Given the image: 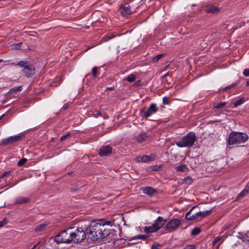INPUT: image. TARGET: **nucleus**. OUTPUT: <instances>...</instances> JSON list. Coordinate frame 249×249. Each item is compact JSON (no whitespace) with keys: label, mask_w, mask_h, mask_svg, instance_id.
Masks as SVG:
<instances>
[{"label":"nucleus","mask_w":249,"mask_h":249,"mask_svg":"<svg viewBox=\"0 0 249 249\" xmlns=\"http://www.w3.org/2000/svg\"><path fill=\"white\" fill-rule=\"evenodd\" d=\"M248 139L249 136L246 133L233 131L229 134L227 142L230 145H239L244 143Z\"/></svg>","instance_id":"f257e3e1"},{"label":"nucleus","mask_w":249,"mask_h":249,"mask_svg":"<svg viewBox=\"0 0 249 249\" xmlns=\"http://www.w3.org/2000/svg\"><path fill=\"white\" fill-rule=\"evenodd\" d=\"M197 207V206H193L186 214L185 218L188 220H200L210 215L212 212L213 209L202 212H197L193 213L194 209Z\"/></svg>","instance_id":"f03ea898"},{"label":"nucleus","mask_w":249,"mask_h":249,"mask_svg":"<svg viewBox=\"0 0 249 249\" xmlns=\"http://www.w3.org/2000/svg\"><path fill=\"white\" fill-rule=\"evenodd\" d=\"M12 65L18 66L22 69V72L27 77H30L35 73L34 66L28 60H21L17 64L12 63Z\"/></svg>","instance_id":"7ed1b4c3"},{"label":"nucleus","mask_w":249,"mask_h":249,"mask_svg":"<svg viewBox=\"0 0 249 249\" xmlns=\"http://www.w3.org/2000/svg\"><path fill=\"white\" fill-rule=\"evenodd\" d=\"M72 228H69L65 230L59 234L55 236L54 241L57 244L66 243L70 244L72 243L71 231Z\"/></svg>","instance_id":"20e7f679"},{"label":"nucleus","mask_w":249,"mask_h":249,"mask_svg":"<svg viewBox=\"0 0 249 249\" xmlns=\"http://www.w3.org/2000/svg\"><path fill=\"white\" fill-rule=\"evenodd\" d=\"M196 140V134L193 132H190L183 136L180 140L176 141L177 145L179 147H191Z\"/></svg>","instance_id":"39448f33"},{"label":"nucleus","mask_w":249,"mask_h":249,"mask_svg":"<svg viewBox=\"0 0 249 249\" xmlns=\"http://www.w3.org/2000/svg\"><path fill=\"white\" fill-rule=\"evenodd\" d=\"M110 222L103 219H100L92 221L88 227L86 228L87 234H92L93 232L98 230L99 228H103L105 225H109Z\"/></svg>","instance_id":"423d86ee"},{"label":"nucleus","mask_w":249,"mask_h":249,"mask_svg":"<svg viewBox=\"0 0 249 249\" xmlns=\"http://www.w3.org/2000/svg\"><path fill=\"white\" fill-rule=\"evenodd\" d=\"M164 223L165 220L162 217L159 216L151 225L144 228V232L147 234L155 232L161 229Z\"/></svg>","instance_id":"0eeeda50"},{"label":"nucleus","mask_w":249,"mask_h":249,"mask_svg":"<svg viewBox=\"0 0 249 249\" xmlns=\"http://www.w3.org/2000/svg\"><path fill=\"white\" fill-rule=\"evenodd\" d=\"M86 229L77 227L74 231H71L72 242L77 243L83 241L86 237Z\"/></svg>","instance_id":"6e6552de"},{"label":"nucleus","mask_w":249,"mask_h":249,"mask_svg":"<svg viewBox=\"0 0 249 249\" xmlns=\"http://www.w3.org/2000/svg\"><path fill=\"white\" fill-rule=\"evenodd\" d=\"M109 234V230L106 229L104 227L103 228H99L98 230L94 231L91 235L92 240L97 241L100 239H103L106 237Z\"/></svg>","instance_id":"1a4fd4ad"},{"label":"nucleus","mask_w":249,"mask_h":249,"mask_svg":"<svg viewBox=\"0 0 249 249\" xmlns=\"http://www.w3.org/2000/svg\"><path fill=\"white\" fill-rule=\"evenodd\" d=\"M24 137L22 134H19L17 136H11L1 141V145H7L18 142L22 140Z\"/></svg>","instance_id":"9d476101"},{"label":"nucleus","mask_w":249,"mask_h":249,"mask_svg":"<svg viewBox=\"0 0 249 249\" xmlns=\"http://www.w3.org/2000/svg\"><path fill=\"white\" fill-rule=\"evenodd\" d=\"M159 110L157 106L155 103H151L148 108L146 110H141V112L143 113V116L145 118H148L152 115L156 113Z\"/></svg>","instance_id":"9b49d317"},{"label":"nucleus","mask_w":249,"mask_h":249,"mask_svg":"<svg viewBox=\"0 0 249 249\" xmlns=\"http://www.w3.org/2000/svg\"><path fill=\"white\" fill-rule=\"evenodd\" d=\"M120 9L121 10V14L124 17L127 16L131 13L130 7L128 5V3H125V5H121Z\"/></svg>","instance_id":"f8f14e48"},{"label":"nucleus","mask_w":249,"mask_h":249,"mask_svg":"<svg viewBox=\"0 0 249 249\" xmlns=\"http://www.w3.org/2000/svg\"><path fill=\"white\" fill-rule=\"evenodd\" d=\"M220 8L213 4H208L205 7V10L207 13L215 14L219 12Z\"/></svg>","instance_id":"ddd939ff"},{"label":"nucleus","mask_w":249,"mask_h":249,"mask_svg":"<svg viewBox=\"0 0 249 249\" xmlns=\"http://www.w3.org/2000/svg\"><path fill=\"white\" fill-rule=\"evenodd\" d=\"M112 152V148L109 146H103L99 149V155L101 156H106Z\"/></svg>","instance_id":"4468645a"},{"label":"nucleus","mask_w":249,"mask_h":249,"mask_svg":"<svg viewBox=\"0 0 249 249\" xmlns=\"http://www.w3.org/2000/svg\"><path fill=\"white\" fill-rule=\"evenodd\" d=\"M22 90V86L13 87V88H11L7 93H6V95L14 94L18 91H21Z\"/></svg>","instance_id":"2eb2a0df"},{"label":"nucleus","mask_w":249,"mask_h":249,"mask_svg":"<svg viewBox=\"0 0 249 249\" xmlns=\"http://www.w3.org/2000/svg\"><path fill=\"white\" fill-rule=\"evenodd\" d=\"M147 137V136L146 133H142L137 136L135 139L138 142L141 143L143 142Z\"/></svg>","instance_id":"dca6fc26"},{"label":"nucleus","mask_w":249,"mask_h":249,"mask_svg":"<svg viewBox=\"0 0 249 249\" xmlns=\"http://www.w3.org/2000/svg\"><path fill=\"white\" fill-rule=\"evenodd\" d=\"M29 202V199L25 197H19L16 199V204H26Z\"/></svg>","instance_id":"f3484780"},{"label":"nucleus","mask_w":249,"mask_h":249,"mask_svg":"<svg viewBox=\"0 0 249 249\" xmlns=\"http://www.w3.org/2000/svg\"><path fill=\"white\" fill-rule=\"evenodd\" d=\"M155 192V190L151 187H145L143 188V193L149 196L153 195Z\"/></svg>","instance_id":"a211bd4d"},{"label":"nucleus","mask_w":249,"mask_h":249,"mask_svg":"<svg viewBox=\"0 0 249 249\" xmlns=\"http://www.w3.org/2000/svg\"><path fill=\"white\" fill-rule=\"evenodd\" d=\"M177 172H187L189 170L187 166L185 164H181L175 167Z\"/></svg>","instance_id":"6ab92c4d"},{"label":"nucleus","mask_w":249,"mask_h":249,"mask_svg":"<svg viewBox=\"0 0 249 249\" xmlns=\"http://www.w3.org/2000/svg\"><path fill=\"white\" fill-rule=\"evenodd\" d=\"M181 221L177 218L172 219V231L176 230L180 225Z\"/></svg>","instance_id":"aec40b11"},{"label":"nucleus","mask_w":249,"mask_h":249,"mask_svg":"<svg viewBox=\"0 0 249 249\" xmlns=\"http://www.w3.org/2000/svg\"><path fill=\"white\" fill-rule=\"evenodd\" d=\"M62 81V79L61 77H56L51 83V84L52 86H57L61 84Z\"/></svg>","instance_id":"412c9836"},{"label":"nucleus","mask_w":249,"mask_h":249,"mask_svg":"<svg viewBox=\"0 0 249 249\" xmlns=\"http://www.w3.org/2000/svg\"><path fill=\"white\" fill-rule=\"evenodd\" d=\"M46 224H42L36 227L35 231H42L46 230V227L47 226Z\"/></svg>","instance_id":"4be33fe9"},{"label":"nucleus","mask_w":249,"mask_h":249,"mask_svg":"<svg viewBox=\"0 0 249 249\" xmlns=\"http://www.w3.org/2000/svg\"><path fill=\"white\" fill-rule=\"evenodd\" d=\"M164 53H161L153 56L152 58V62H157L159 60H160L162 57L164 56Z\"/></svg>","instance_id":"5701e85b"},{"label":"nucleus","mask_w":249,"mask_h":249,"mask_svg":"<svg viewBox=\"0 0 249 249\" xmlns=\"http://www.w3.org/2000/svg\"><path fill=\"white\" fill-rule=\"evenodd\" d=\"M136 76L133 74H130L125 77V80L129 82H132L136 79Z\"/></svg>","instance_id":"b1692460"},{"label":"nucleus","mask_w":249,"mask_h":249,"mask_svg":"<svg viewBox=\"0 0 249 249\" xmlns=\"http://www.w3.org/2000/svg\"><path fill=\"white\" fill-rule=\"evenodd\" d=\"M245 102V99L244 98H240L239 99L237 100L236 101H235L233 103V106L234 107H236L238 106L242 105L244 102Z\"/></svg>","instance_id":"393cba45"},{"label":"nucleus","mask_w":249,"mask_h":249,"mask_svg":"<svg viewBox=\"0 0 249 249\" xmlns=\"http://www.w3.org/2000/svg\"><path fill=\"white\" fill-rule=\"evenodd\" d=\"M201 232L200 229L197 227L195 228L191 232V235L195 236Z\"/></svg>","instance_id":"a878e982"},{"label":"nucleus","mask_w":249,"mask_h":249,"mask_svg":"<svg viewBox=\"0 0 249 249\" xmlns=\"http://www.w3.org/2000/svg\"><path fill=\"white\" fill-rule=\"evenodd\" d=\"M140 160H138L139 161L142 162H146L149 161V158L148 155H143V156L139 158Z\"/></svg>","instance_id":"bb28decb"},{"label":"nucleus","mask_w":249,"mask_h":249,"mask_svg":"<svg viewBox=\"0 0 249 249\" xmlns=\"http://www.w3.org/2000/svg\"><path fill=\"white\" fill-rule=\"evenodd\" d=\"M148 236L145 235H139L133 237V239L134 240L136 239H142L145 240L147 238Z\"/></svg>","instance_id":"cd10ccee"},{"label":"nucleus","mask_w":249,"mask_h":249,"mask_svg":"<svg viewBox=\"0 0 249 249\" xmlns=\"http://www.w3.org/2000/svg\"><path fill=\"white\" fill-rule=\"evenodd\" d=\"M225 102H221L220 103H217L214 105V107L215 108H222L226 106Z\"/></svg>","instance_id":"c85d7f7f"},{"label":"nucleus","mask_w":249,"mask_h":249,"mask_svg":"<svg viewBox=\"0 0 249 249\" xmlns=\"http://www.w3.org/2000/svg\"><path fill=\"white\" fill-rule=\"evenodd\" d=\"M162 103L164 105H168L170 103L169 98L164 96L162 98Z\"/></svg>","instance_id":"c756f323"},{"label":"nucleus","mask_w":249,"mask_h":249,"mask_svg":"<svg viewBox=\"0 0 249 249\" xmlns=\"http://www.w3.org/2000/svg\"><path fill=\"white\" fill-rule=\"evenodd\" d=\"M27 159L25 158L21 159L18 161V166H21L23 165L27 161Z\"/></svg>","instance_id":"7c9ffc66"},{"label":"nucleus","mask_w":249,"mask_h":249,"mask_svg":"<svg viewBox=\"0 0 249 249\" xmlns=\"http://www.w3.org/2000/svg\"><path fill=\"white\" fill-rule=\"evenodd\" d=\"M237 84V82L235 83H233L232 84H231V85L230 86H228L224 88H223L222 90V91H226L229 89H230L233 87H234V86H236Z\"/></svg>","instance_id":"2f4dec72"},{"label":"nucleus","mask_w":249,"mask_h":249,"mask_svg":"<svg viewBox=\"0 0 249 249\" xmlns=\"http://www.w3.org/2000/svg\"><path fill=\"white\" fill-rule=\"evenodd\" d=\"M222 239V237H219V236H217V237H215L213 239V242H212V244L213 245H215L217 243H218L220 240V239Z\"/></svg>","instance_id":"473e14b6"},{"label":"nucleus","mask_w":249,"mask_h":249,"mask_svg":"<svg viewBox=\"0 0 249 249\" xmlns=\"http://www.w3.org/2000/svg\"><path fill=\"white\" fill-rule=\"evenodd\" d=\"M243 241L249 242V231L245 234Z\"/></svg>","instance_id":"72a5a7b5"},{"label":"nucleus","mask_w":249,"mask_h":249,"mask_svg":"<svg viewBox=\"0 0 249 249\" xmlns=\"http://www.w3.org/2000/svg\"><path fill=\"white\" fill-rule=\"evenodd\" d=\"M184 182L188 184H191L192 182V179L190 177H187L184 179Z\"/></svg>","instance_id":"f704fd0d"},{"label":"nucleus","mask_w":249,"mask_h":249,"mask_svg":"<svg viewBox=\"0 0 249 249\" xmlns=\"http://www.w3.org/2000/svg\"><path fill=\"white\" fill-rule=\"evenodd\" d=\"M97 72V68L96 67H93L92 69V74L94 78L96 77Z\"/></svg>","instance_id":"c9c22d12"},{"label":"nucleus","mask_w":249,"mask_h":249,"mask_svg":"<svg viewBox=\"0 0 249 249\" xmlns=\"http://www.w3.org/2000/svg\"><path fill=\"white\" fill-rule=\"evenodd\" d=\"M114 37H115V36H113V35H110V36H107L104 37L103 41H107L113 38Z\"/></svg>","instance_id":"e433bc0d"},{"label":"nucleus","mask_w":249,"mask_h":249,"mask_svg":"<svg viewBox=\"0 0 249 249\" xmlns=\"http://www.w3.org/2000/svg\"><path fill=\"white\" fill-rule=\"evenodd\" d=\"M159 247H160V244L157 242H155L152 245L151 249H158Z\"/></svg>","instance_id":"4c0bfd02"},{"label":"nucleus","mask_w":249,"mask_h":249,"mask_svg":"<svg viewBox=\"0 0 249 249\" xmlns=\"http://www.w3.org/2000/svg\"><path fill=\"white\" fill-rule=\"evenodd\" d=\"M70 135V133H68L66 135H63L60 137V141L61 142H63L65 140V139Z\"/></svg>","instance_id":"58836bf2"},{"label":"nucleus","mask_w":249,"mask_h":249,"mask_svg":"<svg viewBox=\"0 0 249 249\" xmlns=\"http://www.w3.org/2000/svg\"><path fill=\"white\" fill-rule=\"evenodd\" d=\"M7 223V219L6 218H4L2 220L0 221V227H2L4 225H5Z\"/></svg>","instance_id":"ea45409f"},{"label":"nucleus","mask_w":249,"mask_h":249,"mask_svg":"<svg viewBox=\"0 0 249 249\" xmlns=\"http://www.w3.org/2000/svg\"><path fill=\"white\" fill-rule=\"evenodd\" d=\"M184 249H196V246L194 245H189L186 246Z\"/></svg>","instance_id":"a19ab883"},{"label":"nucleus","mask_w":249,"mask_h":249,"mask_svg":"<svg viewBox=\"0 0 249 249\" xmlns=\"http://www.w3.org/2000/svg\"><path fill=\"white\" fill-rule=\"evenodd\" d=\"M245 234V233H242L241 232H238L237 237L239 239H241L243 241V237H244Z\"/></svg>","instance_id":"79ce46f5"},{"label":"nucleus","mask_w":249,"mask_h":249,"mask_svg":"<svg viewBox=\"0 0 249 249\" xmlns=\"http://www.w3.org/2000/svg\"><path fill=\"white\" fill-rule=\"evenodd\" d=\"M10 173H11V172L10 171H5V172H4L1 175V176H0V178H3L5 176H6L7 175H8Z\"/></svg>","instance_id":"37998d69"},{"label":"nucleus","mask_w":249,"mask_h":249,"mask_svg":"<svg viewBox=\"0 0 249 249\" xmlns=\"http://www.w3.org/2000/svg\"><path fill=\"white\" fill-rule=\"evenodd\" d=\"M247 194V193L245 192V191H244L243 190L242 192H241L238 196V197L240 198V197H243L244 196L246 195Z\"/></svg>","instance_id":"c03bdc74"},{"label":"nucleus","mask_w":249,"mask_h":249,"mask_svg":"<svg viewBox=\"0 0 249 249\" xmlns=\"http://www.w3.org/2000/svg\"><path fill=\"white\" fill-rule=\"evenodd\" d=\"M243 73L245 76H249V69H245L243 71Z\"/></svg>","instance_id":"a18cd8bd"},{"label":"nucleus","mask_w":249,"mask_h":249,"mask_svg":"<svg viewBox=\"0 0 249 249\" xmlns=\"http://www.w3.org/2000/svg\"><path fill=\"white\" fill-rule=\"evenodd\" d=\"M149 158V161H153L155 159V156L154 154H151L150 155H148Z\"/></svg>","instance_id":"49530a36"},{"label":"nucleus","mask_w":249,"mask_h":249,"mask_svg":"<svg viewBox=\"0 0 249 249\" xmlns=\"http://www.w3.org/2000/svg\"><path fill=\"white\" fill-rule=\"evenodd\" d=\"M152 171H158L160 168V166L158 165H154L151 167Z\"/></svg>","instance_id":"de8ad7c7"},{"label":"nucleus","mask_w":249,"mask_h":249,"mask_svg":"<svg viewBox=\"0 0 249 249\" xmlns=\"http://www.w3.org/2000/svg\"><path fill=\"white\" fill-rule=\"evenodd\" d=\"M243 190L245 191V192L247 194L249 192V186L248 185H247V186L245 188V189Z\"/></svg>","instance_id":"09e8293b"},{"label":"nucleus","mask_w":249,"mask_h":249,"mask_svg":"<svg viewBox=\"0 0 249 249\" xmlns=\"http://www.w3.org/2000/svg\"><path fill=\"white\" fill-rule=\"evenodd\" d=\"M141 83V80H138L135 84V85H136V86H138L140 85V84Z\"/></svg>","instance_id":"8fccbe9b"},{"label":"nucleus","mask_w":249,"mask_h":249,"mask_svg":"<svg viewBox=\"0 0 249 249\" xmlns=\"http://www.w3.org/2000/svg\"><path fill=\"white\" fill-rule=\"evenodd\" d=\"M113 89V87H107V88L106 91H107V90H111Z\"/></svg>","instance_id":"3c124183"},{"label":"nucleus","mask_w":249,"mask_h":249,"mask_svg":"<svg viewBox=\"0 0 249 249\" xmlns=\"http://www.w3.org/2000/svg\"><path fill=\"white\" fill-rule=\"evenodd\" d=\"M170 225H171V221H169L168 226L169 227Z\"/></svg>","instance_id":"603ef678"},{"label":"nucleus","mask_w":249,"mask_h":249,"mask_svg":"<svg viewBox=\"0 0 249 249\" xmlns=\"http://www.w3.org/2000/svg\"><path fill=\"white\" fill-rule=\"evenodd\" d=\"M97 114H98L99 115H101V111H97Z\"/></svg>","instance_id":"864d4df0"},{"label":"nucleus","mask_w":249,"mask_h":249,"mask_svg":"<svg viewBox=\"0 0 249 249\" xmlns=\"http://www.w3.org/2000/svg\"><path fill=\"white\" fill-rule=\"evenodd\" d=\"M247 86H249V80L247 81Z\"/></svg>","instance_id":"5fc2aeb1"},{"label":"nucleus","mask_w":249,"mask_h":249,"mask_svg":"<svg viewBox=\"0 0 249 249\" xmlns=\"http://www.w3.org/2000/svg\"><path fill=\"white\" fill-rule=\"evenodd\" d=\"M22 44V43H19L18 44H16V46H19L20 45Z\"/></svg>","instance_id":"6e6d98bb"},{"label":"nucleus","mask_w":249,"mask_h":249,"mask_svg":"<svg viewBox=\"0 0 249 249\" xmlns=\"http://www.w3.org/2000/svg\"><path fill=\"white\" fill-rule=\"evenodd\" d=\"M4 116V114L2 115L1 116H0V120H1L3 117V116Z\"/></svg>","instance_id":"4d7b16f0"},{"label":"nucleus","mask_w":249,"mask_h":249,"mask_svg":"<svg viewBox=\"0 0 249 249\" xmlns=\"http://www.w3.org/2000/svg\"><path fill=\"white\" fill-rule=\"evenodd\" d=\"M3 62V60L2 59H0V62Z\"/></svg>","instance_id":"13d9d810"},{"label":"nucleus","mask_w":249,"mask_h":249,"mask_svg":"<svg viewBox=\"0 0 249 249\" xmlns=\"http://www.w3.org/2000/svg\"><path fill=\"white\" fill-rule=\"evenodd\" d=\"M104 118H105H105H107V119H108V116H107V117H104Z\"/></svg>","instance_id":"bf43d9fd"},{"label":"nucleus","mask_w":249,"mask_h":249,"mask_svg":"<svg viewBox=\"0 0 249 249\" xmlns=\"http://www.w3.org/2000/svg\"><path fill=\"white\" fill-rule=\"evenodd\" d=\"M248 185V186H249V182L248 183V185Z\"/></svg>","instance_id":"052dcab7"}]
</instances>
